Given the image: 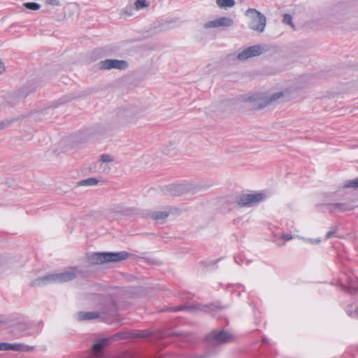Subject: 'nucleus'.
Listing matches in <instances>:
<instances>
[{
  "instance_id": "f257e3e1",
  "label": "nucleus",
  "mask_w": 358,
  "mask_h": 358,
  "mask_svg": "<svg viewBox=\"0 0 358 358\" xmlns=\"http://www.w3.org/2000/svg\"><path fill=\"white\" fill-rule=\"evenodd\" d=\"M87 271L83 266H74L68 268L64 272L49 274L38 278L31 282V287L48 285L51 282L64 283L73 280L75 278L85 276Z\"/></svg>"
},
{
  "instance_id": "f03ea898",
  "label": "nucleus",
  "mask_w": 358,
  "mask_h": 358,
  "mask_svg": "<svg viewBox=\"0 0 358 358\" xmlns=\"http://www.w3.org/2000/svg\"><path fill=\"white\" fill-rule=\"evenodd\" d=\"M287 94L282 92H278L272 94H255L248 96L245 102L248 107L252 110H260L264 107L275 103L286 101Z\"/></svg>"
},
{
  "instance_id": "7ed1b4c3",
  "label": "nucleus",
  "mask_w": 358,
  "mask_h": 358,
  "mask_svg": "<svg viewBox=\"0 0 358 358\" xmlns=\"http://www.w3.org/2000/svg\"><path fill=\"white\" fill-rule=\"evenodd\" d=\"M171 312L185 311L190 313L203 312H225L229 311V307L227 305L222 304L220 302H214L209 304L202 305L199 303H192L182 306L171 307L169 309Z\"/></svg>"
},
{
  "instance_id": "20e7f679",
  "label": "nucleus",
  "mask_w": 358,
  "mask_h": 358,
  "mask_svg": "<svg viewBox=\"0 0 358 358\" xmlns=\"http://www.w3.org/2000/svg\"><path fill=\"white\" fill-rule=\"evenodd\" d=\"M206 189V185L201 182H191L169 185L163 188V192L166 195L180 196L187 194H195Z\"/></svg>"
},
{
  "instance_id": "39448f33",
  "label": "nucleus",
  "mask_w": 358,
  "mask_h": 358,
  "mask_svg": "<svg viewBox=\"0 0 358 358\" xmlns=\"http://www.w3.org/2000/svg\"><path fill=\"white\" fill-rule=\"evenodd\" d=\"M144 290L141 287H131L125 291L124 296L118 301L112 302L108 305L107 311H123L131 303L126 301V299H138L143 297Z\"/></svg>"
},
{
  "instance_id": "423d86ee",
  "label": "nucleus",
  "mask_w": 358,
  "mask_h": 358,
  "mask_svg": "<svg viewBox=\"0 0 358 358\" xmlns=\"http://www.w3.org/2000/svg\"><path fill=\"white\" fill-rule=\"evenodd\" d=\"M34 90V87L32 85L28 84L25 85L21 88L8 92L2 96L0 98H2L7 104L14 106L22 101H23L25 98L33 91Z\"/></svg>"
},
{
  "instance_id": "0eeeda50",
  "label": "nucleus",
  "mask_w": 358,
  "mask_h": 358,
  "mask_svg": "<svg viewBox=\"0 0 358 358\" xmlns=\"http://www.w3.org/2000/svg\"><path fill=\"white\" fill-rule=\"evenodd\" d=\"M128 257L126 252L94 253L89 257V262L92 264H101L108 262H117Z\"/></svg>"
},
{
  "instance_id": "6e6552de",
  "label": "nucleus",
  "mask_w": 358,
  "mask_h": 358,
  "mask_svg": "<svg viewBox=\"0 0 358 358\" xmlns=\"http://www.w3.org/2000/svg\"><path fill=\"white\" fill-rule=\"evenodd\" d=\"M245 15L250 18L248 27L250 29L259 33L264 31L266 18L262 13L255 8H248L245 12Z\"/></svg>"
},
{
  "instance_id": "1a4fd4ad",
  "label": "nucleus",
  "mask_w": 358,
  "mask_h": 358,
  "mask_svg": "<svg viewBox=\"0 0 358 358\" xmlns=\"http://www.w3.org/2000/svg\"><path fill=\"white\" fill-rule=\"evenodd\" d=\"M99 319L106 323L113 324L115 327L122 324L121 320L117 315H78L77 320L82 322Z\"/></svg>"
},
{
  "instance_id": "9d476101",
  "label": "nucleus",
  "mask_w": 358,
  "mask_h": 358,
  "mask_svg": "<svg viewBox=\"0 0 358 358\" xmlns=\"http://www.w3.org/2000/svg\"><path fill=\"white\" fill-rule=\"evenodd\" d=\"M267 51V45H255L250 46L238 52L237 58L241 61H243L250 57L259 56L262 54L265 53Z\"/></svg>"
},
{
  "instance_id": "9b49d317",
  "label": "nucleus",
  "mask_w": 358,
  "mask_h": 358,
  "mask_svg": "<svg viewBox=\"0 0 358 358\" xmlns=\"http://www.w3.org/2000/svg\"><path fill=\"white\" fill-rule=\"evenodd\" d=\"M266 196L263 192L255 194H244L240 196L236 201L237 204L241 206H250L255 203H257L264 201Z\"/></svg>"
},
{
  "instance_id": "f8f14e48",
  "label": "nucleus",
  "mask_w": 358,
  "mask_h": 358,
  "mask_svg": "<svg viewBox=\"0 0 358 358\" xmlns=\"http://www.w3.org/2000/svg\"><path fill=\"white\" fill-rule=\"evenodd\" d=\"M331 15L338 23L348 22L353 17L352 12L341 6H335L331 10Z\"/></svg>"
},
{
  "instance_id": "ddd939ff",
  "label": "nucleus",
  "mask_w": 358,
  "mask_h": 358,
  "mask_svg": "<svg viewBox=\"0 0 358 358\" xmlns=\"http://www.w3.org/2000/svg\"><path fill=\"white\" fill-rule=\"evenodd\" d=\"M234 24V22L232 18L230 17L223 16L204 23L203 27L206 29L218 27L227 28L232 27Z\"/></svg>"
},
{
  "instance_id": "4468645a",
  "label": "nucleus",
  "mask_w": 358,
  "mask_h": 358,
  "mask_svg": "<svg viewBox=\"0 0 358 358\" xmlns=\"http://www.w3.org/2000/svg\"><path fill=\"white\" fill-rule=\"evenodd\" d=\"M127 338V334L125 333H121V334H117L110 338H102L100 341H99L96 343H95L93 345V350H94V357H99V352L103 349L110 341L115 340V339H124Z\"/></svg>"
},
{
  "instance_id": "2eb2a0df",
  "label": "nucleus",
  "mask_w": 358,
  "mask_h": 358,
  "mask_svg": "<svg viewBox=\"0 0 358 358\" xmlns=\"http://www.w3.org/2000/svg\"><path fill=\"white\" fill-rule=\"evenodd\" d=\"M177 21V19H173L168 21H159L151 25L148 32L150 35H156L161 32L169 30L171 28V24Z\"/></svg>"
},
{
  "instance_id": "dca6fc26",
  "label": "nucleus",
  "mask_w": 358,
  "mask_h": 358,
  "mask_svg": "<svg viewBox=\"0 0 358 358\" xmlns=\"http://www.w3.org/2000/svg\"><path fill=\"white\" fill-rule=\"evenodd\" d=\"M101 69L109 70L112 69H124L127 66V62L124 60L108 59L99 63Z\"/></svg>"
},
{
  "instance_id": "f3484780",
  "label": "nucleus",
  "mask_w": 358,
  "mask_h": 358,
  "mask_svg": "<svg viewBox=\"0 0 358 358\" xmlns=\"http://www.w3.org/2000/svg\"><path fill=\"white\" fill-rule=\"evenodd\" d=\"M209 337L213 340L215 344L225 343L235 341L234 336L226 331H214Z\"/></svg>"
},
{
  "instance_id": "a211bd4d",
  "label": "nucleus",
  "mask_w": 358,
  "mask_h": 358,
  "mask_svg": "<svg viewBox=\"0 0 358 358\" xmlns=\"http://www.w3.org/2000/svg\"><path fill=\"white\" fill-rule=\"evenodd\" d=\"M173 213H180V210L173 208H168L164 210H157L150 213L149 216L151 219L157 221L164 220H165L170 214Z\"/></svg>"
},
{
  "instance_id": "6ab92c4d",
  "label": "nucleus",
  "mask_w": 358,
  "mask_h": 358,
  "mask_svg": "<svg viewBox=\"0 0 358 358\" xmlns=\"http://www.w3.org/2000/svg\"><path fill=\"white\" fill-rule=\"evenodd\" d=\"M120 118L126 122H132L137 118V112L130 107L120 108L117 111Z\"/></svg>"
},
{
  "instance_id": "aec40b11",
  "label": "nucleus",
  "mask_w": 358,
  "mask_h": 358,
  "mask_svg": "<svg viewBox=\"0 0 358 358\" xmlns=\"http://www.w3.org/2000/svg\"><path fill=\"white\" fill-rule=\"evenodd\" d=\"M331 206L333 208L332 211L334 210H339V211H347L351 210L354 209L355 206L353 205L352 201L345 202V203H336L331 204Z\"/></svg>"
},
{
  "instance_id": "412c9836",
  "label": "nucleus",
  "mask_w": 358,
  "mask_h": 358,
  "mask_svg": "<svg viewBox=\"0 0 358 358\" xmlns=\"http://www.w3.org/2000/svg\"><path fill=\"white\" fill-rule=\"evenodd\" d=\"M120 14L123 18L126 19L136 17L137 11L134 5H128L120 10Z\"/></svg>"
},
{
  "instance_id": "4be33fe9",
  "label": "nucleus",
  "mask_w": 358,
  "mask_h": 358,
  "mask_svg": "<svg viewBox=\"0 0 358 358\" xmlns=\"http://www.w3.org/2000/svg\"><path fill=\"white\" fill-rule=\"evenodd\" d=\"M26 117L25 115L17 116L13 118L5 119L0 122V130L4 129L10 127L15 122L22 120Z\"/></svg>"
},
{
  "instance_id": "5701e85b",
  "label": "nucleus",
  "mask_w": 358,
  "mask_h": 358,
  "mask_svg": "<svg viewBox=\"0 0 358 358\" xmlns=\"http://www.w3.org/2000/svg\"><path fill=\"white\" fill-rule=\"evenodd\" d=\"M216 4L220 8L227 9L235 6V0H215Z\"/></svg>"
},
{
  "instance_id": "b1692460",
  "label": "nucleus",
  "mask_w": 358,
  "mask_h": 358,
  "mask_svg": "<svg viewBox=\"0 0 358 358\" xmlns=\"http://www.w3.org/2000/svg\"><path fill=\"white\" fill-rule=\"evenodd\" d=\"M133 5L136 11H138L142 9L148 8L150 6V3L147 0H136Z\"/></svg>"
},
{
  "instance_id": "393cba45",
  "label": "nucleus",
  "mask_w": 358,
  "mask_h": 358,
  "mask_svg": "<svg viewBox=\"0 0 358 358\" xmlns=\"http://www.w3.org/2000/svg\"><path fill=\"white\" fill-rule=\"evenodd\" d=\"M99 180L96 178H89L83 180H80L78 182V185L80 186H94L97 185Z\"/></svg>"
},
{
  "instance_id": "a878e982",
  "label": "nucleus",
  "mask_w": 358,
  "mask_h": 358,
  "mask_svg": "<svg viewBox=\"0 0 358 358\" xmlns=\"http://www.w3.org/2000/svg\"><path fill=\"white\" fill-rule=\"evenodd\" d=\"M8 350H12L15 351H28L29 347L25 346L22 344H10L8 343Z\"/></svg>"
},
{
  "instance_id": "bb28decb",
  "label": "nucleus",
  "mask_w": 358,
  "mask_h": 358,
  "mask_svg": "<svg viewBox=\"0 0 358 358\" xmlns=\"http://www.w3.org/2000/svg\"><path fill=\"white\" fill-rule=\"evenodd\" d=\"M343 187L358 189V178L353 180H346L344 182Z\"/></svg>"
},
{
  "instance_id": "cd10ccee",
  "label": "nucleus",
  "mask_w": 358,
  "mask_h": 358,
  "mask_svg": "<svg viewBox=\"0 0 358 358\" xmlns=\"http://www.w3.org/2000/svg\"><path fill=\"white\" fill-rule=\"evenodd\" d=\"M23 6L31 10H37L41 8V5L36 2H27L23 3Z\"/></svg>"
},
{
  "instance_id": "c85d7f7f",
  "label": "nucleus",
  "mask_w": 358,
  "mask_h": 358,
  "mask_svg": "<svg viewBox=\"0 0 358 358\" xmlns=\"http://www.w3.org/2000/svg\"><path fill=\"white\" fill-rule=\"evenodd\" d=\"M343 289L350 294H354L358 291V287H357L354 282H350L349 287L343 286Z\"/></svg>"
},
{
  "instance_id": "c756f323",
  "label": "nucleus",
  "mask_w": 358,
  "mask_h": 358,
  "mask_svg": "<svg viewBox=\"0 0 358 358\" xmlns=\"http://www.w3.org/2000/svg\"><path fill=\"white\" fill-rule=\"evenodd\" d=\"M297 238L299 239H301L305 242H307V243H310L311 244H314V245H317V244H319L320 243V238H305V237H303V236H296Z\"/></svg>"
},
{
  "instance_id": "7c9ffc66",
  "label": "nucleus",
  "mask_w": 358,
  "mask_h": 358,
  "mask_svg": "<svg viewBox=\"0 0 358 358\" xmlns=\"http://www.w3.org/2000/svg\"><path fill=\"white\" fill-rule=\"evenodd\" d=\"M71 100V98L67 96H65L64 97H62L60 98L59 100H57V101H55L54 103V106L55 107H57L58 106L61 105V104H64L65 103H67L69 102V101Z\"/></svg>"
},
{
  "instance_id": "2f4dec72",
  "label": "nucleus",
  "mask_w": 358,
  "mask_h": 358,
  "mask_svg": "<svg viewBox=\"0 0 358 358\" xmlns=\"http://www.w3.org/2000/svg\"><path fill=\"white\" fill-rule=\"evenodd\" d=\"M292 16L289 14H285L284 15V16H283V22L285 24H288L292 27H294V25L292 24Z\"/></svg>"
},
{
  "instance_id": "473e14b6",
  "label": "nucleus",
  "mask_w": 358,
  "mask_h": 358,
  "mask_svg": "<svg viewBox=\"0 0 358 358\" xmlns=\"http://www.w3.org/2000/svg\"><path fill=\"white\" fill-rule=\"evenodd\" d=\"M101 161L104 163H108L113 161V157L109 155H102L101 156Z\"/></svg>"
},
{
  "instance_id": "72a5a7b5",
  "label": "nucleus",
  "mask_w": 358,
  "mask_h": 358,
  "mask_svg": "<svg viewBox=\"0 0 358 358\" xmlns=\"http://www.w3.org/2000/svg\"><path fill=\"white\" fill-rule=\"evenodd\" d=\"M297 235H291V234H282L281 237L285 241H290L293 238H297L296 237Z\"/></svg>"
},
{
  "instance_id": "f704fd0d",
  "label": "nucleus",
  "mask_w": 358,
  "mask_h": 358,
  "mask_svg": "<svg viewBox=\"0 0 358 358\" xmlns=\"http://www.w3.org/2000/svg\"><path fill=\"white\" fill-rule=\"evenodd\" d=\"M336 231H337V227H335L334 229H332L331 231H329L327 234L326 238L329 239V238H331L333 236H334V234L336 233Z\"/></svg>"
},
{
  "instance_id": "c9c22d12",
  "label": "nucleus",
  "mask_w": 358,
  "mask_h": 358,
  "mask_svg": "<svg viewBox=\"0 0 358 358\" xmlns=\"http://www.w3.org/2000/svg\"><path fill=\"white\" fill-rule=\"evenodd\" d=\"M46 3L52 6H59V0H45Z\"/></svg>"
},
{
  "instance_id": "e433bc0d",
  "label": "nucleus",
  "mask_w": 358,
  "mask_h": 358,
  "mask_svg": "<svg viewBox=\"0 0 358 358\" xmlns=\"http://www.w3.org/2000/svg\"><path fill=\"white\" fill-rule=\"evenodd\" d=\"M8 343H0V350L1 351L8 350Z\"/></svg>"
},
{
  "instance_id": "4c0bfd02",
  "label": "nucleus",
  "mask_w": 358,
  "mask_h": 358,
  "mask_svg": "<svg viewBox=\"0 0 358 358\" xmlns=\"http://www.w3.org/2000/svg\"><path fill=\"white\" fill-rule=\"evenodd\" d=\"M5 71V66L3 63L0 60V74Z\"/></svg>"
},
{
  "instance_id": "58836bf2",
  "label": "nucleus",
  "mask_w": 358,
  "mask_h": 358,
  "mask_svg": "<svg viewBox=\"0 0 358 358\" xmlns=\"http://www.w3.org/2000/svg\"><path fill=\"white\" fill-rule=\"evenodd\" d=\"M79 313H87V314H90V313H96L95 312H80Z\"/></svg>"
},
{
  "instance_id": "ea45409f",
  "label": "nucleus",
  "mask_w": 358,
  "mask_h": 358,
  "mask_svg": "<svg viewBox=\"0 0 358 358\" xmlns=\"http://www.w3.org/2000/svg\"><path fill=\"white\" fill-rule=\"evenodd\" d=\"M266 338H263V341L264 342H266Z\"/></svg>"
},
{
  "instance_id": "a19ab883",
  "label": "nucleus",
  "mask_w": 358,
  "mask_h": 358,
  "mask_svg": "<svg viewBox=\"0 0 358 358\" xmlns=\"http://www.w3.org/2000/svg\"><path fill=\"white\" fill-rule=\"evenodd\" d=\"M357 310H358V307H357Z\"/></svg>"
}]
</instances>
